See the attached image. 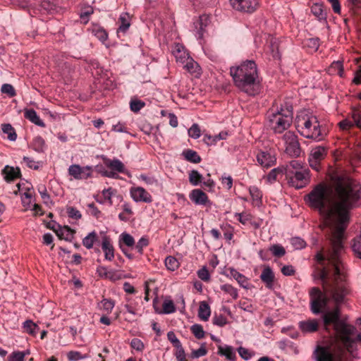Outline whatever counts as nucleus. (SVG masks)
Returning <instances> with one entry per match:
<instances>
[{
    "label": "nucleus",
    "mask_w": 361,
    "mask_h": 361,
    "mask_svg": "<svg viewBox=\"0 0 361 361\" xmlns=\"http://www.w3.org/2000/svg\"><path fill=\"white\" fill-rule=\"evenodd\" d=\"M310 207L319 211L331 231V248L343 249V238L350 221V212L361 205V186L345 176H335L331 183H322L307 195Z\"/></svg>",
    "instance_id": "obj_1"
},
{
    "label": "nucleus",
    "mask_w": 361,
    "mask_h": 361,
    "mask_svg": "<svg viewBox=\"0 0 361 361\" xmlns=\"http://www.w3.org/2000/svg\"><path fill=\"white\" fill-rule=\"evenodd\" d=\"M343 249H329L324 255L318 252L315 256V268L313 276L319 279L324 292L319 288L310 290V310L313 314L322 312L327 307L330 298L336 303H341L348 293L346 274L342 262Z\"/></svg>",
    "instance_id": "obj_2"
},
{
    "label": "nucleus",
    "mask_w": 361,
    "mask_h": 361,
    "mask_svg": "<svg viewBox=\"0 0 361 361\" xmlns=\"http://www.w3.org/2000/svg\"><path fill=\"white\" fill-rule=\"evenodd\" d=\"M230 74L234 85L240 91L250 96H255L260 92V80L254 61L247 60L238 66L231 67Z\"/></svg>",
    "instance_id": "obj_3"
},
{
    "label": "nucleus",
    "mask_w": 361,
    "mask_h": 361,
    "mask_svg": "<svg viewBox=\"0 0 361 361\" xmlns=\"http://www.w3.org/2000/svg\"><path fill=\"white\" fill-rule=\"evenodd\" d=\"M323 320L326 330L331 324L334 325L336 338L348 352H352L357 343L361 342V333L356 334V328L354 326L340 319V310L338 307L324 313Z\"/></svg>",
    "instance_id": "obj_4"
},
{
    "label": "nucleus",
    "mask_w": 361,
    "mask_h": 361,
    "mask_svg": "<svg viewBox=\"0 0 361 361\" xmlns=\"http://www.w3.org/2000/svg\"><path fill=\"white\" fill-rule=\"evenodd\" d=\"M295 128L304 137L319 142L326 135L317 117L307 110L300 111L295 118Z\"/></svg>",
    "instance_id": "obj_5"
},
{
    "label": "nucleus",
    "mask_w": 361,
    "mask_h": 361,
    "mask_svg": "<svg viewBox=\"0 0 361 361\" xmlns=\"http://www.w3.org/2000/svg\"><path fill=\"white\" fill-rule=\"evenodd\" d=\"M269 126L275 133H282L291 125L293 117V106L285 102L280 106L274 104L267 111Z\"/></svg>",
    "instance_id": "obj_6"
},
{
    "label": "nucleus",
    "mask_w": 361,
    "mask_h": 361,
    "mask_svg": "<svg viewBox=\"0 0 361 361\" xmlns=\"http://www.w3.org/2000/svg\"><path fill=\"white\" fill-rule=\"evenodd\" d=\"M228 4L236 13L252 15L260 8L261 0H228Z\"/></svg>",
    "instance_id": "obj_7"
},
{
    "label": "nucleus",
    "mask_w": 361,
    "mask_h": 361,
    "mask_svg": "<svg viewBox=\"0 0 361 361\" xmlns=\"http://www.w3.org/2000/svg\"><path fill=\"white\" fill-rule=\"evenodd\" d=\"M285 152L290 157H298L301 153V148L298 136L291 131H287L283 136Z\"/></svg>",
    "instance_id": "obj_8"
},
{
    "label": "nucleus",
    "mask_w": 361,
    "mask_h": 361,
    "mask_svg": "<svg viewBox=\"0 0 361 361\" xmlns=\"http://www.w3.org/2000/svg\"><path fill=\"white\" fill-rule=\"evenodd\" d=\"M286 177L288 178V183L291 186L297 189L302 188L309 183L310 171L308 169L295 171L288 170Z\"/></svg>",
    "instance_id": "obj_9"
},
{
    "label": "nucleus",
    "mask_w": 361,
    "mask_h": 361,
    "mask_svg": "<svg viewBox=\"0 0 361 361\" xmlns=\"http://www.w3.org/2000/svg\"><path fill=\"white\" fill-rule=\"evenodd\" d=\"M135 244V238L127 232H123L118 236V246L126 257L130 259L134 258V255L129 252V250H133Z\"/></svg>",
    "instance_id": "obj_10"
},
{
    "label": "nucleus",
    "mask_w": 361,
    "mask_h": 361,
    "mask_svg": "<svg viewBox=\"0 0 361 361\" xmlns=\"http://www.w3.org/2000/svg\"><path fill=\"white\" fill-rule=\"evenodd\" d=\"M256 159L257 163L266 169L274 166L276 163V153L271 149L259 150L256 155Z\"/></svg>",
    "instance_id": "obj_11"
},
{
    "label": "nucleus",
    "mask_w": 361,
    "mask_h": 361,
    "mask_svg": "<svg viewBox=\"0 0 361 361\" xmlns=\"http://www.w3.org/2000/svg\"><path fill=\"white\" fill-rule=\"evenodd\" d=\"M130 195L135 202L151 203L153 201L151 194L140 186L131 187L130 188Z\"/></svg>",
    "instance_id": "obj_12"
},
{
    "label": "nucleus",
    "mask_w": 361,
    "mask_h": 361,
    "mask_svg": "<svg viewBox=\"0 0 361 361\" xmlns=\"http://www.w3.org/2000/svg\"><path fill=\"white\" fill-rule=\"evenodd\" d=\"M92 167L89 166L82 167L78 164H73L68 168L69 175L77 180L91 178L92 176Z\"/></svg>",
    "instance_id": "obj_13"
},
{
    "label": "nucleus",
    "mask_w": 361,
    "mask_h": 361,
    "mask_svg": "<svg viewBox=\"0 0 361 361\" xmlns=\"http://www.w3.org/2000/svg\"><path fill=\"white\" fill-rule=\"evenodd\" d=\"M314 354L315 361H336L337 360L329 347L317 346Z\"/></svg>",
    "instance_id": "obj_14"
},
{
    "label": "nucleus",
    "mask_w": 361,
    "mask_h": 361,
    "mask_svg": "<svg viewBox=\"0 0 361 361\" xmlns=\"http://www.w3.org/2000/svg\"><path fill=\"white\" fill-rule=\"evenodd\" d=\"M190 200L197 205L210 204L207 195L200 189H194L189 194Z\"/></svg>",
    "instance_id": "obj_15"
},
{
    "label": "nucleus",
    "mask_w": 361,
    "mask_h": 361,
    "mask_svg": "<svg viewBox=\"0 0 361 361\" xmlns=\"http://www.w3.org/2000/svg\"><path fill=\"white\" fill-rule=\"evenodd\" d=\"M226 271L228 272V276L235 279L240 286L245 289H249L250 288L249 279L238 271L235 269L228 267L226 269Z\"/></svg>",
    "instance_id": "obj_16"
},
{
    "label": "nucleus",
    "mask_w": 361,
    "mask_h": 361,
    "mask_svg": "<svg viewBox=\"0 0 361 361\" xmlns=\"http://www.w3.org/2000/svg\"><path fill=\"white\" fill-rule=\"evenodd\" d=\"M172 54L176 58V62L182 65L190 57L189 53L185 49L183 45L176 43L172 48Z\"/></svg>",
    "instance_id": "obj_17"
},
{
    "label": "nucleus",
    "mask_w": 361,
    "mask_h": 361,
    "mask_svg": "<svg viewBox=\"0 0 361 361\" xmlns=\"http://www.w3.org/2000/svg\"><path fill=\"white\" fill-rule=\"evenodd\" d=\"M1 174L4 180L8 182H12L21 177V171L19 167H14L6 165L1 171Z\"/></svg>",
    "instance_id": "obj_18"
},
{
    "label": "nucleus",
    "mask_w": 361,
    "mask_h": 361,
    "mask_svg": "<svg viewBox=\"0 0 361 361\" xmlns=\"http://www.w3.org/2000/svg\"><path fill=\"white\" fill-rule=\"evenodd\" d=\"M104 165L109 169L116 171V173H121L130 176L129 172L125 168L124 164L121 161L118 159H104Z\"/></svg>",
    "instance_id": "obj_19"
},
{
    "label": "nucleus",
    "mask_w": 361,
    "mask_h": 361,
    "mask_svg": "<svg viewBox=\"0 0 361 361\" xmlns=\"http://www.w3.org/2000/svg\"><path fill=\"white\" fill-rule=\"evenodd\" d=\"M319 321L315 319H309L298 323L300 330L304 334L316 332L319 328Z\"/></svg>",
    "instance_id": "obj_20"
},
{
    "label": "nucleus",
    "mask_w": 361,
    "mask_h": 361,
    "mask_svg": "<svg viewBox=\"0 0 361 361\" xmlns=\"http://www.w3.org/2000/svg\"><path fill=\"white\" fill-rule=\"evenodd\" d=\"M102 249L104 253L105 259L112 261L114 258V247L111 238L107 235L102 237Z\"/></svg>",
    "instance_id": "obj_21"
},
{
    "label": "nucleus",
    "mask_w": 361,
    "mask_h": 361,
    "mask_svg": "<svg viewBox=\"0 0 361 361\" xmlns=\"http://www.w3.org/2000/svg\"><path fill=\"white\" fill-rule=\"evenodd\" d=\"M235 218L243 225L250 224L254 228H257L260 226V223L257 222L254 216L247 212H243L241 213H235Z\"/></svg>",
    "instance_id": "obj_22"
},
{
    "label": "nucleus",
    "mask_w": 361,
    "mask_h": 361,
    "mask_svg": "<svg viewBox=\"0 0 361 361\" xmlns=\"http://www.w3.org/2000/svg\"><path fill=\"white\" fill-rule=\"evenodd\" d=\"M260 279L265 283L267 288L271 289L273 288L275 275L269 266L264 267L260 275Z\"/></svg>",
    "instance_id": "obj_23"
},
{
    "label": "nucleus",
    "mask_w": 361,
    "mask_h": 361,
    "mask_svg": "<svg viewBox=\"0 0 361 361\" xmlns=\"http://www.w3.org/2000/svg\"><path fill=\"white\" fill-rule=\"evenodd\" d=\"M218 355L224 356L226 360L230 361H236L237 356L235 348L228 345H218Z\"/></svg>",
    "instance_id": "obj_24"
},
{
    "label": "nucleus",
    "mask_w": 361,
    "mask_h": 361,
    "mask_svg": "<svg viewBox=\"0 0 361 361\" xmlns=\"http://www.w3.org/2000/svg\"><path fill=\"white\" fill-rule=\"evenodd\" d=\"M116 193V190L112 188H108L107 189H104L102 191L101 195H98L96 197V200L100 204H106L108 203L109 205L111 206L113 204L112 197L115 195Z\"/></svg>",
    "instance_id": "obj_25"
},
{
    "label": "nucleus",
    "mask_w": 361,
    "mask_h": 361,
    "mask_svg": "<svg viewBox=\"0 0 361 361\" xmlns=\"http://www.w3.org/2000/svg\"><path fill=\"white\" fill-rule=\"evenodd\" d=\"M353 126L361 129V104H357L351 107L348 114Z\"/></svg>",
    "instance_id": "obj_26"
},
{
    "label": "nucleus",
    "mask_w": 361,
    "mask_h": 361,
    "mask_svg": "<svg viewBox=\"0 0 361 361\" xmlns=\"http://www.w3.org/2000/svg\"><path fill=\"white\" fill-rule=\"evenodd\" d=\"M118 23L119 26L117 32L125 34L130 26V16L128 13H122L118 18Z\"/></svg>",
    "instance_id": "obj_27"
},
{
    "label": "nucleus",
    "mask_w": 361,
    "mask_h": 361,
    "mask_svg": "<svg viewBox=\"0 0 361 361\" xmlns=\"http://www.w3.org/2000/svg\"><path fill=\"white\" fill-rule=\"evenodd\" d=\"M99 41L104 43L108 39V33L106 30L98 24H92L89 29Z\"/></svg>",
    "instance_id": "obj_28"
},
{
    "label": "nucleus",
    "mask_w": 361,
    "mask_h": 361,
    "mask_svg": "<svg viewBox=\"0 0 361 361\" xmlns=\"http://www.w3.org/2000/svg\"><path fill=\"white\" fill-rule=\"evenodd\" d=\"M183 68L185 69L188 73L197 77L201 73V68L199 64L194 61L192 57H190L185 64H183Z\"/></svg>",
    "instance_id": "obj_29"
},
{
    "label": "nucleus",
    "mask_w": 361,
    "mask_h": 361,
    "mask_svg": "<svg viewBox=\"0 0 361 361\" xmlns=\"http://www.w3.org/2000/svg\"><path fill=\"white\" fill-rule=\"evenodd\" d=\"M286 171V168L283 166L274 168L264 176L267 183L271 184L278 180L279 176H282Z\"/></svg>",
    "instance_id": "obj_30"
},
{
    "label": "nucleus",
    "mask_w": 361,
    "mask_h": 361,
    "mask_svg": "<svg viewBox=\"0 0 361 361\" xmlns=\"http://www.w3.org/2000/svg\"><path fill=\"white\" fill-rule=\"evenodd\" d=\"M249 192L251 197L252 204L254 207H260L262 203V192L256 186L249 188Z\"/></svg>",
    "instance_id": "obj_31"
},
{
    "label": "nucleus",
    "mask_w": 361,
    "mask_h": 361,
    "mask_svg": "<svg viewBox=\"0 0 361 361\" xmlns=\"http://www.w3.org/2000/svg\"><path fill=\"white\" fill-rule=\"evenodd\" d=\"M24 116L26 119L29 120L38 126H45L44 123L40 119L39 116L34 109H25L24 111Z\"/></svg>",
    "instance_id": "obj_32"
},
{
    "label": "nucleus",
    "mask_w": 361,
    "mask_h": 361,
    "mask_svg": "<svg viewBox=\"0 0 361 361\" xmlns=\"http://www.w3.org/2000/svg\"><path fill=\"white\" fill-rule=\"evenodd\" d=\"M176 310L174 302L169 298H166L162 303V309L161 310H158L155 309L156 312L159 314H171L175 312Z\"/></svg>",
    "instance_id": "obj_33"
},
{
    "label": "nucleus",
    "mask_w": 361,
    "mask_h": 361,
    "mask_svg": "<svg viewBox=\"0 0 361 361\" xmlns=\"http://www.w3.org/2000/svg\"><path fill=\"white\" fill-rule=\"evenodd\" d=\"M327 148L324 146H317L311 150L309 157L316 160L322 161L327 155Z\"/></svg>",
    "instance_id": "obj_34"
},
{
    "label": "nucleus",
    "mask_w": 361,
    "mask_h": 361,
    "mask_svg": "<svg viewBox=\"0 0 361 361\" xmlns=\"http://www.w3.org/2000/svg\"><path fill=\"white\" fill-rule=\"evenodd\" d=\"M149 245V238L148 235L142 236L137 243H135L133 250L139 255H142L144 249Z\"/></svg>",
    "instance_id": "obj_35"
},
{
    "label": "nucleus",
    "mask_w": 361,
    "mask_h": 361,
    "mask_svg": "<svg viewBox=\"0 0 361 361\" xmlns=\"http://www.w3.org/2000/svg\"><path fill=\"white\" fill-rule=\"evenodd\" d=\"M209 305L204 301L201 302L198 310V317L202 321H207L210 317Z\"/></svg>",
    "instance_id": "obj_36"
},
{
    "label": "nucleus",
    "mask_w": 361,
    "mask_h": 361,
    "mask_svg": "<svg viewBox=\"0 0 361 361\" xmlns=\"http://www.w3.org/2000/svg\"><path fill=\"white\" fill-rule=\"evenodd\" d=\"M182 155L185 160L191 163L198 164L201 161V157L199 156L197 152L192 149H188L184 150L182 153Z\"/></svg>",
    "instance_id": "obj_37"
},
{
    "label": "nucleus",
    "mask_w": 361,
    "mask_h": 361,
    "mask_svg": "<svg viewBox=\"0 0 361 361\" xmlns=\"http://www.w3.org/2000/svg\"><path fill=\"white\" fill-rule=\"evenodd\" d=\"M123 212L118 214V219L123 221H129L131 216L133 214L131 205L128 202H124L122 205Z\"/></svg>",
    "instance_id": "obj_38"
},
{
    "label": "nucleus",
    "mask_w": 361,
    "mask_h": 361,
    "mask_svg": "<svg viewBox=\"0 0 361 361\" xmlns=\"http://www.w3.org/2000/svg\"><path fill=\"white\" fill-rule=\"evenodd\" d=\"M98 235L96 231L90 232L87 236L82 239V245L87 249L90 250L93 247L94 244L97 241Z\"/></svg>",
    "instance_id": "obj_39"
},
{
    "label": "nucleus",
    "mask_w": 361,
    "mask_h": 361,
    "mask_svg": "<svg viewBox=\"0 0 361 361\" xmlns=\"http://www.w3.org/2000/svg\"><path fill=\"white\" fill-rule=\"evenodd\" d=\"M1 129L4 133L7 135V137L11 141H15L17 139V134L13 127L9 123L1 125Z\"/></svg>",
    "instance_id": "obj_40"
},
{
    "label": "nucleus",
    "mask_w": 361,
    "mask_h": 361,
    "mask_svg": "<svg viewBox=\"0 0 361 361\" xmlns=\"http://www.w3.org/2000/svg\"><path fill=\"white\" fill-rule=\"evenodd\" d=\"M31 146L35 151L37 152H42L44 149L45 142L42 137L37 136L32 140Z\"/></svg>",
    "instance_id": "obj_41"
},
{
    "label": "nucleus",
    "mask_w": 361,
    "mask_h": 361,
    "mask_svg": "<svg viewBox=\"0 0 361 361\" xmlns=\"http://www.w3.org/2000/svg\"><path fill=\"white\" fill-rule=\"evenodd\" d=\"M220 288L225 293L228 294L232 299L236 300L238 298V289L232 285L228 283L224 284L221 286Z\"/></svg>",
    "instance_id": "obj_42"
},
{
    "label": "nucleus",
    "mask_w": 361,
    "mask_h": 361,
    "mask_svg": "<svg viewBox=\"0 0 361 361\" xmlns=\"http://www.w3.org/2000/svg\"><path fill=\"white\" fill-rule=\"evenodd\" d=\"M90 356L89 353L82 354L79 351L71 350L67 353V357L69 361H78L89 358Z\"/></svg>",
    "instance_id": "obj_43"
},
{
    "label": "nucleus",
    "mask_w": 361,
    "mask_h": 361,
    "mask_svg": "<svg viewBox=\"0 0 361 361\" xmlns=\"http://www.w3.org/2000/svg\"><path fill=\"white\" fill-rule=\"evenodd\" d=\"M145 106V102L137 98H132L130 102V109L134 113L139 112Z\"/></svg>",
    "instance_id": "obj_44"
},
{
    "label": "nucleus",
    "mask_w": 361,
    "mask_h": 361,
    "mask_svg": "<svg viewBox=\"0 0 361 361\" xmlns=\"http://www.w3.org/2000/svg\"><path fill=\"white\" fill-rule=\"evenodd\" d=\"M16 188L17 189L13 190V193L16 195H20L23 192H27V191L32 189L31 183H30L27 181H21V182L18 183L16 185Z\"/></svg>",
    "instance_id": "obj_45"
},
{
    "label": "nucleus",
    "mask_w": 361,
    "mask_h": 361,
    "mask_svg": "<svg viewBox=\"0 0 361 361\" xmlns=\"http://www.w3.org/2000/svg\"><path fill=\"white\" fill-rule=\"evenodd\" d=\"M165 266L168 270L173 271L179 267L180 264L176 258L169 256L165 259Z\"/></svg>",
    "instance_id": "obj_46"
},
{
    "label": "nucleus",
    "mask_w": 361,
    "mask_h": 361,
    "mask_svg": "<svg viewBox=\"0 0 361 361\" xmlns=\"http://www.w3.org/2000/svg\"><path fill=\"white\" fill-rule=\"evenodd\" d=\"M207 17L205 16H200L199 20L195 23V27L198 30L197 31V37L198 38H202L204 32V27L206 26V23H204V21H207Z\"/></svg>",
    "instance_id": "obj_47"
},
{
    "label": "nucleus",
    "mask_w": 361,
    "mask_h": 361,
    "mask_svg": "<svg viewBox=\"0 0 361 361\" xmlns=\"http://www.w3.org/2000/svg\"><path fill=\"white\" fill-rule=\"evenodd\" d=\"M190 331L197 339H202L205 336V331L202 325L195 324L190 327Z\"/></svg>",
    "instance_id": "obj_48"
},
{
    "label": "nucleus",
    "mask_w": 361,
    "mask_h": 361,
    "mask_svg": "<svg viewBox=\"0 0 361 361\" xmlns=\"http://www.w3.org/2000/svg\"><path fill=\"white\" fill-rule=\"evenodd\" d=\"M286 168V175L287 176L288 173V170L291 171H300L302 169H305L306 168L303 166V164L298 160H293Z\"/></svg>",
    "instance_id": "obj_49"
},
{
    "label": "nucleus",
    "mask_w": 361,
    "mask_h": 361,
    "mask_svg": "<svg viewBox=\"0 0 361 361\" xmlns=\"http://www.w3.org/2000/svg\"><path fill=\"white\" fill-rule=\"evenodd\" d=\"M202 180V176L196 170L189 173V181L192 185H198Z\"/></svg>",
    "instance_id": "obj_50"
},
{
    "label": "nucleus",
    "mask_w": 361,
    "mask_h": 361,
    "mask_svg": "<svg viewBox=\"0 0 361 361\" xmlns=\"http://www.w3.org/2000/svg\"><path fill=\"white\" fill-rule=\"evenodd\" d=\"M269 250L274 257H281L286 254L285 248L279 244H274L270 246Z\"/></svg>",
    "instance_id": "obj_51"
},
{
    "label": "nucleus",
    "mask_w": 361,
    "mask_h": 361,
    "mask_svg": "<svg viewBox=\"0 0 361 361\" xmlns=\"http://www.w3.org/2000/svg\"><path fill=\"white\" fill-rule=\"evenodd\" d=\"M37 326L31 320H27L23 323L24 331L32 336H35Z\"/></svg>",
    "instance_id": "obj_52"
},
{
    "label": "nucleus",
    "mask_w": 361,
    "mask_h": 361,
    "mask_svg": "<svg viewBox=\"0 0 361 361\" xmlns=\"http://www.w3.org/2000/svg\"><path fill=\"white\" fill-rule=\"evenodd\" d=\"M312 13L318 18L322 19L325 17V13L323 6L319 4H314L311 7Z\"/></svg>",
    "instance_id": "obj_53"
},
{
    "label": "nucleus",
    "mask_w": 361,
    "mask_h": 361,
    "mask_svg": "<svg viewBox=\"0 0 361 361\" xmlns=\"http://www.w3.org/2000/svg\"><path fill=\"white\" fill-rule=\"evenodd\" d=\"M56 235L59 238L67 240L72 235V231L68 226H64L56 231Z\"/></svg>",
    "instance_id": "obj_54"
},
{
    "label": "nucleus",
    "mask_w": 361,
    "mask_h": 361,
    "mask_svg": "<svg viewBox=\"0 0 361 361\" xmlns=\"http://www.w3.org/2000/svg\"><path fill=\"white\" fill-rule=\"evenodd\" d=\"M290 244L296 250L305 248L307 245L306 242L299 237H293L290 238Z\"/></svg>",
    "instance_id": "obj_55"
},
{
    "label": "nucleus",
    "mask_w": 361,
    "mask_h": 361,
    "mask_svg": "<svg viewBox=\"0 0 361 361\" xmlns=\"http://www.w3.org/2000/svg\"><path fill=\"white\" fill-rule=\"evenodd\" d=\"M114 305V302L110 299H103L101 301V309H102L107 314L111 312Z\"/></svg>",
    "instance_id": "obj_56"
},
{
    "label": "nucleus",
    "mask_w": 361,
    "mask_h": 361,
    "mask_svg": "<svg viewBox=\"0 0 361 361\" xmlns=\"http://www.w3.org/2000/svg\"><path fill=\"white\" fill-rule=\"evenodd\" d=\"M66 213L68 216V217L75 219L78 220L82 217V215L79 210H78L75 207H73L72 206H67L66 207Z\"/></svg>",
    "instance_id": "obj_57"
},
{
    "label": "nucleus",
    "mask_w": 361,
    "mask_h": 361,
    "mask_svg": "<svg viewBox=\"0 0 361 361\" xmlns=\"http://www.w3.org/2000/svg\"><path fill=\"white\" fill-rule=\"evenodd\" d=\"M352 248L355 254L361 259V235L354 238Z\"/></svg>",
    "instance_id": "obj_58"
},
{
    "label": "nucleus",
    "mask_w": 361,
    "mask_h": 361,
    "mask_svg": "<svg viewBox=\"0 0 361 361\" xmlns=\"http://www.w3.org/2000/svg\"><path fill=\"white\" fill-rule=\"evenodd\" d=\"M197 275L200 279L204 282H208L210 280V274L206 267H203L197 272Z\"/></svg>",
    "instance_id": "obj_59"
},
{
    "label": "nucleus",
    "mask_w": 361,
    "mask_h": 361,
    "mask_svg": "<svg viewBox=\"0 0 361 361\" xmlns=\"http://www.w3.org/2000/svg\"><path fill=\"white\" fill-rule=\"evenodd\" d=\"M188 135L193 139H197L200 137V128L197 123L192 124V126L188 129Z\"/></svg>",
    "instance_id": "obj_60"
},
{
    "label": "nucleus",
    "mask_w": 361,
    "mask_h": 361,
    "mask_svg": "<svg viewBox=\"0 0 361 361\" xmlns=\"http://www.w3.org/2000/svg\"><path fill=\"white\" fill-rule=\"evenodd\" d=\"M1 91L2 93L6 94L9 97H13L16 95L14 87L10 84H4L1 86Z\"/></svg>",
    "instance_id": "obj_61"
},
{
    "label": "nucleus",
    "mask_w": 361,
    "mask_h": 361,
    "mask_svg": "<svg viewBox=\"0 0 361 361\" xmlns=\"http://www.w3.org/2000/svg\"><path fill=\"white\" fill-rule=\"evenodd\" d=\"M239 307L244 311L252 312L254 308L251 301L247 298L243 299L239 302Z\"/></svg>",
    "instance_id": "obj_62"
},
{
    "label": "nucleus",
    "mask_w": 361,
    "mask_h": 361,
    "mask_svg": "<svg viewBox=\"0 0 361 361\" xmlns=\"http://www.w3.org/2000/svg\"><path fill=\"white\" fill-rule=\"evenodd\" d=\"M338 125L339 128L343 130H348L355 127L349 116H348L346 118L340 121Z\"/></svg>",
    "instance_id": "obj_63"
},
{
    "label": "nucleus",
    "mask_w": 361,
    "mask_h": 361,
    "mask_svg": "<svg viewBox=\"0 0 361 361\" xmlns=\"http://www.w3.org/2000/svg\"><path fill=\"white\" fill-rule=\"evenodd\" d=\"M174 355H175L177 361H188L186 359L185 350H184L182 345H180L179 347L176 348V351L174 353Z\"/></svg>",
    "instance_id": "obj_64"
}]
</instances>
